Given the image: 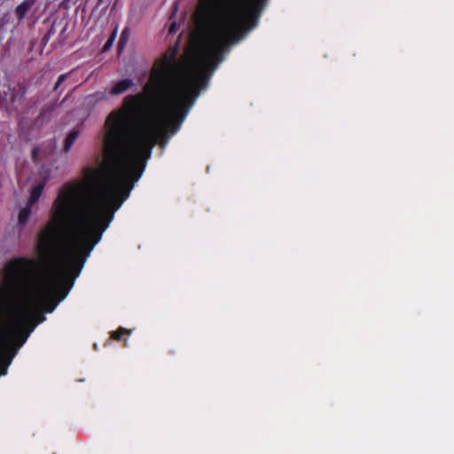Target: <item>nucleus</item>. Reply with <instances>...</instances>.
<instances>
[{
  "instance_id": "nucleus-1",
  "label": "nucleus",
  "mask_w": 454,
  "mask_h": 454,
  "mask_svg": "<svg viewBox=\"0 0 454 454\" xmlns=\"http://www.w3.org/2000/svg\"><path fill=\"white\" fill-rule=\"evenodd\" d=\"M43 188H44L43 183H39L32 187V189L30 191L29 198L27 202V204L28 206H33L35 203H36L38 201V200L40 199V197L43 193Z\"/></svg>"
},
{
  "instance_id": "nucleus-2",
  "label": "nucleus",
  "mask_w": 454,
  "mask_h": 454,
  "mask_svg": "<svg viewBox=\"0 0 454 454\" xmlns=\"http://www.w3.org/2000/svg\"><path fill=\"white\" fill-rule=\"evenodd\" d=\"M34 4V0H25L20 4L15 9V14L19 21L22 20L27 12Z\"/></svg>"
},
{
  "instance_id": "nucleus-3",
  "label": "nucleus",
  "mask_w": 454,
  "mask_h": 454,
  "mask_svg": "<svg viewBox=\"0 0 454 454\" xmlns=\"http://www.w3.org/2000/svg\"><path fill=\"white\" fill-rule=\"evenodd\" d=\"M133 84L132 80L123 79L116 82L111 89L112 95H119L126 91Z\"/></svg>"
},
{
  "instance_id": "nucleus-4",
  "label": "nucleus",
  "mask_w": 454,
  "mask_h": 454,
  "mask_svg": "<svg viewBox=\"0 0 454 454\" xmlns=\"http://www.w3.org/2000/svg\"><path fill=\"white\" fill-rule=\"evenodd\" d=\"M79 137V130L78 129H72L67 137H66L65 141H64V147H63V150L65 153H68L73 145L74 144V142L76 141L77 137Z\"/></svg>"
},
{
  "instance_id": "nucleus-5",
  "label": "nucleus",
  "mask_w": 454,
  "mask_h": 454,
  "mask_svg": "<svg viewBox=\"0 0 454 454\" xmlns=\"http://www.w3.org/2000/svg\"><path fill=\"white\" fill-rule=\"evenodd\" d=\"M31 207L32 206L26 204V206L20 209L18 215V223L20 225L24 226L27 223L31 215Z\"/></svg>"
},
{
  "instance_id": "nucleus-6",
  "label": "nucleus",
  "mask_w": 454,
  "mask_h": 454,
  "mask_svg": "<svg viewBox=\"0 0 454 454\" xmlns=\"http://www.w3.org/2000/svg\"><path fill=\"white\" fill-rule=\"evenodd\" d=\"M129 333L130 332L129 330L120 327L117 331L112 332L111 337L114 340H121L122 335L129 334Z\"/></svg>"
},
{
  "instance_id": "nucleus-7",
  "label": "nucleus",
  "mask_w": 454,
  "mask_h": 454,
  "mask_svg": "<svg viewBox=\"0 0 454 454\" xmlns=\"http://www.w3.org/2000/svg\"><path fill=\"white\" fill-rule=\"evenodd\" d=\"M114 38H115V32H114V34L110 36V38L105 43V45L103 47V50L105 51L109 50L112 47V44H113L114 41Z\"/></svg>"
},
{
  "instance_id": "nucleus-8",
  "label": "nucleus",
  "mask_w": 454,
  "mask_h": 454,
  "mask_svg": "<svg viewBox=\"0 0 454 454\" xmlns=\"http://www.w3.org/2000/svg\"><path fill=\"white\" fill-rule=\"evenodd\" d=\"M67 76H68V74H63L59 75L57 80V82L54 86V90H58V88L60 86V84L66 81Z\"/></svg>"
},
{
  "instance_id": "nucleus-9",
  "label": "nucleus",
  "mask_w": 454,
  "mask_h": 454,
  "mask_svg": "<svg viewBox=\"0 0 454 454\" xmlns=\"http://www.w3.org/2000/svg\"><path fill=\"white\" fill-rule=\"evenodd\" d=\"M176 31V23L171 24L169 27V33H174Z\"/></svg>"
},
{
  "instance_id": "nucleus-10",
  "label": "nucleus",
  "mask_w": 454,
  "mask_h": 454,
  "mask_svg": "<svg viewBox=\"0 0 454 454\" xmlns=\"http://www.w3.org/2000/svg\"><path fill=\"white\" fill-rule=\"evenodd\" d=\"M124 34H125V31H123V32L121 33V40H120V43H121V42L122 41V39H123V36H124Z\"/></svg>"
},
{
  "instance_id": "nucleus-11",
  "label": "nucleus",
  "mask_w": 454,
  "mask_h": 454,
  "mask_svg": "<svg viewBox=\"0 0 454 454\" xmlns=\"http://www.w3.org/2000/svg\"><path fill=\"white\" fill-rule=\"evenodd\" d=\"M36 153H37V149H35V150L33 151V156H34V157L35 156Z\"/></svg>"
},
{
  "instance_id": "nucleus-12",
  "label": "nucleus",
  "mask_w": 454,
  "mask_h": 454,
  "mask_svg": "<svg viewBox=\"0 0 454 454\" xmlns=\"http://www.w3.org/2000/svg\"><path fill=\"white\" fill-rule=\"evenodd\" d=\"M104 2H105V0H98L99 4H103Z\"/></svg>"
}]
</instances>
